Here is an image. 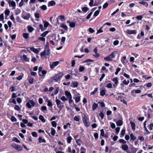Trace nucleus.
<instances>
[{
	"label": "nucleus",
	"instance_id": "obj_1",
	"mask_svg": "<svg viewBox=\"0 0 153 153\" xmlns=\"http://www.w3.org/2000/svg\"><path fill=\"white\" fill-rule=\"evenodd\" d=\"M63 76V74L62 72H60L55 76L51 77L49 80L50 83H52L54 82H57L60 80Z\"/></svg>",
	"mask_w": 153,
	"mask_h": 153
},
{
	"label": "nucleus",
	"instance_id": "obj_2",
	"mask_svg": "<svg viewBox=\"0 0 153 153\" xmlns=\"http://www.w3.org/2000/svg\"><path fill=\"white\" fill-rule=\"evenodd\" d=\"M50 50L49 42H47L45 46L44 51L40 53L41 56L42 57L43 56L49 55L50 54Z\"/></svg>",
	"mask_w": 153,
	"mask_h": 153
},
{
	"label": "nucleus",
	"instance_id": "obj_3",
	"mask_svg": "<svg viewBox=\"0 0 153 153\" xmlns=\"http://www.w3.org/2000/svg\"><path fill=\"white\" fill-rule=\"evenodd\" d=\"M117 53V52L114 51L112 52L108 56L104 59V60L107 61H112Z\"/></svg>",
	"mask_w": 153,
	"mask_h": 153
},
{
	"label": "nucleus",
	"instance_id": "obj_4",
	"mask_svg": "<svg viewBox=\"0 0 153 153\" xmlns=\"http://www.w3.org/2000/svg\"><path fill=\"white\" fill-rule=\"evenodd\" d=\"M82 121L84 124V125L86 127H88L90 125V122L88 119L87 118V117L84 115L83 116Z\"/></svg>",
	"mask_w": 153,
	"mask_h": 153
},
{
	"label": "nucleus",
	"instance_id": "obj_5",
	"mask_svg": "<svg viewBox=\"0 0 153 153\" xmlns=\"http://www.w3.org/2000/svg\"><path fill=\"white\" fill-rule=\"evenodd\" d=\"M56 102L57 107L59 108L60 110H61L64 107V103L61 102L60 100L58 99L57 97L56 98Z\"/></svg>",
	"mask_w": 153,
	"mask_h": 153
},
{
	"label": "nucleus",
	"instance_id": "obj_6",
	"mask_svg": "<svg viewBox=\"0 0 153 153\" xmlns=\"http://www.w3.org/2000/svg\"><path fill=\"white\" fill-rule=\"evenodd\" d=\"M12 146L19 151H22L23 149L22 147L21 146L15 143H12Z\"/></svg>",
	"mask_w": 153,
	"mask_h": 153
},
{
	"label": "nucleus",
	"instance_id": "obj_7",
	"mask_svg": "<svg viewBox=\"0 0 153 153\" xmlns=\"http://www.w3.org/2000/svg\"><path fill=\"white\" fill-rule=\"evenodd\" d=\"M35 104V102L33 100H30L27 103L26 106L28 108H31L32 106H34Z\"/></svg>",
	"mask_w": 153,
	"mask_h": 153
},
{
	"label": "nucleus",
	"instance_id": "obj_8",
	"mask_svg": "<svg viewBox=\"0 0 153 153\" xmlns=\"http://www.w3.org/2000/svg\"><path fill=\"white\" fill-rule=\"evenodd\" d=\"M6 1L8 2L10 7L11 6L13 7V9H15L16 3L13 0H6Z\"/></svg>",
	"mask_w": 153,
	"mask_h": 153
},
{
	"label": "nucleus",
	"instance_id": "obj_9",
	"mask_svg": "<svg viewBox=\"0 0 153 153\" xmlns=\"http://www.w3.org/2000/svg\"><path fill=\"white\" fill-rule=\"evenodd\" d=\"M147 122V121L146 120L143 123V128H144V131H146V132L145 133V134H148L150 133V132L148 130L146 126Z\"/></svg>",
	"mask_w": 153,
	"mask_h": 153
},
{
	"label": "nucleus",
	"instance_id": "obj_10",
	"mask_svg": "<svg viewBox=\"0 0 153 153\" xmlns=\"http://www.w3.org/2000/svg\"><path fill=\"white\" fill-rule=\"evenodd\" d=\"M59 62V61H56L53 62L51 64H50V67L51 69H53L57 66Z\"/></svg>",
	"mask_w": 153,
	"mask_h": 153
},
{
	"label": "nucleus",
	"instance_id": "obj_11",
	"mask_svg": "<svg viewBox=\"0 0 153 153\" xmlns=\"http://www.w3.org/2000/svg\"><path fill=\"white\" fill-rule=\"evenodd\" d=\"M137 31L136 30H128L126 31V33L129 35L133 34H135L137 33Z\"/></svg>",
	"mask_w": 153,
	"mask_h": 153
},
{
	"label": "nucleus",
	"instance_id": "obj_12",
	"mask_svg": "<svg viewBox=\"0 0 153 153\" xmlns=\"http://www.w3.org/2000/svg\"><path fill=\"white\" fill-rule=\"evenodd\" d=\"M30 14L29 13H27L26 16H25L23 14L22 15V17L25 19L28 20L30 17Z\"/></svg>",
	"mask_w": 153,
	"mask_h": 153
},
{
	"label": "nucleus",
	"instance_id": "obj_13",
	"mask_svg": "<svg viewBox=\"0 0 153 153\" xmlns=\"http://www.w3.org/2000/svg\"><path fill=\"white\" fill-rule=\"evenodd\" d=\"M112 81L114 82V84L113 85V86L114 87H116L117 84L118 83V78L115 77L113 79Z\"/></svg>",
	"mask_w": 153,
	"mask_h": 153
},
{
	"label": "nucleus",
	"instance_id": "obj_14",
	"mask_svg": "<svg viewBox=\"0 0 153 153\" xmlns=\"http://www.w3.org/2000/svg\"><path fill=\"white\" fill-rule=\"evenodd\" d=\"M94 52L95 53V55H94L93 56L96 58H98L100 56V54L99 53H97V47H96L94 49Z\"/></svg>",
	"mask_w": 153,
	"mask_h": 153
},
{
	"label": "nucleus",
	"instance_id": "obj_15",
	"mask_svg": "<svg viewBox=\"0 0 153 153\" xmlns=\"http://www.w3.org/2000/svg\"><path fill=\"white\" fill-rule=\"evenodd\" d=\"M65 94L66 97H67L68 99L69 98H72V97L71 94V93L68 91H66L65 92Z\"/></svg>",
	"mask_w": 153,
	"mask_h": 153
},
{
	"label": "nucleus",
	"instance_id": "obj_16",
	"mask_svg": "<svg viewBox=\"0 0 153 153\" xmlns=\"http://www.w3.org/2000/svg\"><path fill=\"white\" fill-rule=\"evenodd\" d=\"M121 148L123 150L126 152L128 149V146L127 145L125 144L122 146Z\"/></svg>",
	"mask_w": 153,
	"mask_h": 153
},
{
	"label": "nucleus",
	"instance_id": "obj_17",
	"mask_svg": "<svg viewBox=\"0 0 153 153\" xmlns=\"http://www.w3.org/2000/svg\"><path fill=\"white\" fill-rule=\"evenodd\" d=\"M121 61L122 62L124 65L128 62V61L126 59V56H125L122 57L121 58Z\"/></svg>",
	"mask_w": 153,
	"mask_h": 153
},
{
	"label": "nucleus",
	"instance_id": "obj_18",
	"mask_svg": "<svg viewBox=\"0 0 153 153\" xmlns=\"http://www.w3.org/2000/svg\"><path fill=\"white\" fill-rule=\"evenodd\" d=\"M78 83L76 82H71V86L74 88H76L78 86Z\"/></svg>",
	"mask_w": 153,
	"mask_h": 153
},
{
	"label": "nucleus",
	"instance_id": "obj_19",
	"mask_svg": "<svg viewBox=\"0 0 153 153\" xmlns=\"http://www.w3.org/2000/svg\"><path fill=\"white\" fill-rule=\"evenodd\" d=\"M67 22L69 23L70 26L71 27H74L75 26V23L74 22H71L68 21H67Z\"/></svg>",
	"mask_w": 153,
	"mask_h": 153
},
{
	"label": "nucleus",
	"instance_id": "obj_20",
	"mask_svg": "<svg viewBox=\"0 0 153 153\" xmlns=\"http://www.w3.org/2000/svg\"><path fill=\"white\" fill-rule=\"evenodd\" d=\"M39 143H46V141L44 139H43L42 136H40L39 138Z\"/></svg>",
	"mask_w": 153,
	"mask_h": 153
},
{
	"label": "nucleus",
	"instance_id": "obj_21",
	"mask_svg": "<svg viewBox=\"0 0 153 153\" xmlns=\"http://www.w3.org/2000/svg\"><path fill=\"white\" fill-rule=\"evenodd\" d=\"M56 4V2L53 1L52 0L49 2L48 3V6L50 7L53 6Z\"/></svg>",
	"mask_w": 153,
	"mask_h": 153
},
{
	"label": "nucleus",
	"instance_id": "obj_22",
	"mask_svg": "<svg viewBox=\"0 0 153 153\" xmlns=\"http://www.w3.org/2000/svg\"><path fill=\"white\" fill-rule=\"evenodd\" d=\"M10 11L8 9H6L4 11V13L6 17L9 16L10 13Z\"/></svg>",
	"mask_w": 153,
	"mask_h": 153
},
{
	"label": "nucleus",
	"instance_id": "obj_23",
	"mask_svg": "<svg viewBox=\"0 0 153 153\" xmlns=\"http://www.w3.org/2000/svg\"><path fill=\"white\" fill-rule=\"evenodd\" d=\"M130 123L131 125L132 129L134 130L135 128V123L133 122H130Z\"/></svg>",
	"mask_w": 153,
	"mask_h": 153
},
{
	"label": "nucleus",
	"instance_id": "obj_24",
	"mask_svg": "<svg viewBox=\"0 0 153 153\" xmlns=\"http://www.w3.org/2000/svg\"><path fill=\"white\" fill-rule=\"evenodd\" d=\"M123 121L120 120H118L116 122V124L117 126H120L123 125Z\"/></svg>",
	"mask_w": 153,
	"mask_h": 153
},
{
	"label": "nucleus",
	"instance_id": "obj_25",
	"mask_svg": "<svg viewBox=\"0 0 153 153\" xmlns=\"http://www.w3.org/2000/svg\"><path fill=\"white\" fill-rule=\"evenodd\" d=\"M30 50L32 51H33V52H34L36 53H38L39 52V51L37 49L34 48L33 47L31 48H30Z\"/></svg>",
	"mask_w": 153,
	"mask_h": 153
},
{
	"label": "nucleus",
	"instance_id": "obj_26",
	"mask_svg": "<svg viewBox=\"0 0 153 153\" xmlns=\"http://www.w3.org/2000/svg\"><path fill=\"white\" fill-rule=\"evenodd\" d=\"M139 3L140 4H143L144 6H145L146 7H147L148 6V3L146 2L143 1H140L139 2Z\"/></svg>",
	"mask_w": 153,
	"mask_h": 153
},
{
	"label": "nucleus",
	"instance_id": "obj_27",
	"mask_svg": "<svg viewBox=\"0 0 153 153\" xmlns=\"http://www.w3.org/2000/svg\"><path fill=\"white\" fill-rule=\"evenodd\" d=\"M137 150V149H136L134 148L132 149V151L131 152L130 151L128 150L126 151V152L127 153H135Z\"/></svg>",
	"mask_w": 153,
	"mask_h": 153
},
{
	"label": "nucleus",
	"instance_id": "obj_28",
	"mask_svg": "<svg viewBox=\"0 0 153 153\" xmlns=\"http://www.w3.org/2000/svg\"><path fill=\"white\" fill-rule=\"evenodd\" d=\"M39 118L42 122L45 123V122L46 120L44 119L43 116L42 115H40L39 117Z\"/></svg>",
	"mask_w": 153,
	"mask_h": 153
},
{
	"label": "nucleus",
	"instance_id": "obj_29",
	"mask_svg": "<svg viewBox=\"0 0 153 153\" xmlns=\"http://www.w3.org/2000/svg\"><path fill=\"white\" fill-rule=\"evenodd\" d=\"M23 59L25 62H29V59L28 58H27L26 55L25 54H23Z\"/></svg>",
	"mask_w": 153,
	"mask_h": 153
},
{
	"label": "nucleus",
	"instance_id": "obj_30",
	"mask_svg": "<svg viewBox=\"0 0 153 153\" xmlns=\"http://www.w3.org/2000/svg\"><path fill=\"white\" fill-rule=\"evenodd\" d=\"M98 107V104L94 103L92 106V109L93 111L95 110L96 108Z\"/></svg>",
	"mask_w": 153,
	"mask_h": 153
},
{
	"label": "nucleus",
	"instance_id": "obj_31",
	"mask_svg": "<svg viewBox=\"0 0 153 153\" xmlns=\"http://www.w3.org/2000/svg\"><path fill=\"white\" fill-rule=\"evenodd\" d=\"M51 134L52 136H54L56 133V131L55 129L53 128H51Z\"/></svg>",
	"mask_w": 153,
	"mask_h": 153
},
{
	"label": "nucleus",
	"instance_id": "obj_32",
	"mask_svg": "<svg viewBox=\"0 0 153 153\" xmlns=\"http://www.w3.org/2000/svg\"><path fill=\"white\" fill-rule=\"evenodd\" d=\"M33 78L31 77L30 76L29 77V79H28V82H29V83L31 84H32L33 83Z\"/></svg>",
	"mask_w": 153,
	"mask_h": 153
},
{
	"label": "nucleus",
	"instance_id": "obj_33",
	"mask_svg": "<svg viewBox=\"0 0 153 153\" xmlns=\"http://www.w3.org/2000/svg\"><path fill=\"white\" fill-rule=\"evenodd\" d=\"M106 91L105 90H102L100 92V95L102 96H103L105 94Z\"/></svg>",
	"mask_w": 153,
	"mask_h": 153
},
{
	"label": "nucleus",
	"instance_id": "obj_34",
	"mask_svg": "<svg viewBox=\"0 0 153 153\" xmlns=\"http://www.w3.org/2000/svg\"><path fill=\"white\" fill-rule=\"evenodd\" d=\"M75 100L76 103L79 102L80 100V97L79 96L75 98Z\"/></svg>",
	"mask_w": 153,
	"mask_h": 153
},
{
	"label": "nucleus",
	"instance_id": "obj_35",
	"mask_svg": "<svg viewBox=\"0 0 153 153\" xmlns=\"http://www.w3.org/2000/svg\"><path fill=\"white\" fill-rule=\"evenodd\" d=\"M130 137L131 139L133 140L136 139V137L134 136L133 134H130Z\"/></svg>",
	"mask_w": 153,
	"mask_h": 153
},
{
	"label": "nucleus",
	"instance_id": "obj_36",
	"mask_svg": "<svg viewBox=\"0 0 153 153\" xmlns=\"http://www.w3.org/2000/svg\"><path fill=\"white\" fill-rule=\"evenodd\" d=\"M85 68L84 66H80L79 68V71L80 72H82L85 70Z\"/></svg>",
	"mask_w": 153,
	"mask_h": 153
},
{
	"label": "nucleus",
	"instance_id": "obj_37",
	"mask_svg": "<svg viewBox=\"0 0 153 153\" xmlns=\"http://www.w3.org/2000/svg\"><path fill=\"white\" fill-rule=\"evenodd\" d=\"M40 8L43 10H45L47 9V6L45 5H43L40 7Z\"/></svg>",
	"mask_w": 153,
	"mask_h": 153
},
{
	"label": "nucleus",
	"instance_id": "obj_38",
	"mask_svg": "<svg viewBox=\"0 0 153 153\" xmlns=\"http://www.w3.org/2000/svg\"><path fill=\"white\" fill-rule=\"evenodd\" d=\"M23 36L24 38L27 39L28 37L29 34L26 33H24L23 34Z\"/></svg>",
	"mask_w": 153,
	"mask_h": 153
},
{
	"label": "nucleus",
	"instance_id": "obj_39",
	"mask_svg": "<svg viewBox=\"0 0 153 153\" xmlns=\"http://www.w3.org/2000/svg\"><path fill=\"white\" fill-rule=\"evenodd\" d=\"M48 31H45V32L43 33L41 36L42 37H45L48 34Z\"/></svg>",
	"mask_w": 153,
	"mask_h": 153
},
{
	"label": "nucleus",
	"instance_id": "obj_40",
	"mask_svg": "<svg viewBox=\"0 0 153 153\" xmlns=\"http://www.w3.org/2000/svg\"><path fill=\"white\" fill-rule=\"evenodd\" d=\"M100 12V10H97L95 11L94 13V16H97L99 14Z\"/></svg>",
	"mask_w": 153,
	"mask_h": 153
},
{
	"label": "nucleus",
	"instance_id": "obj_41",
	"mask_svg": "<svg viewBox=\"0 0 153 153\" xmlns=\"http://www.w3.org/2000/svg\"><path fill=\"white\" fill-rule=\"evenodd\" d=\"M72 140V138L71 136H69L67 137V142L68 143H70L71 141Z\"/></svg>",
	"mask_w": 153,
	"mask_h": 153
},
{
	"label": "nucleus",
	"instance_id": "obj_42",
	"mask_svg": "<svg viewBox=\"0 0 153 153\" xmlns=\"http://www.w3.org/2000/svg\"><path fill=\"white\" fill-rule=\"evenodd\" d=\"M126 130L125 129H123L121 131V135L123 136L125 134Z\"/></svg>",
	"mask_w": 153,
	"mask_h": 153
},
{
	"label": "nucleus",
	"instance_id": "obj_43",
	"mask_svg": "<svg viewBox=\"0 0 153 153\" xmlns=\"http://www.w3.org/2000/svg\"><path fill=\"white\" fill-rule=\"evenodd\" d=\"M98 88H95L94 90L91 93V95H94L96 93L97 91Z\"/></svg>",
	"mask_w": 153,
	"mask_h": 153
},
{
	"label": "nucleus",
	"instance_id": "obj_44",
	"mask_svg": "<svg viewBox=\"0 0 153 153\" xmlns=\"http://www.w3.org/2000/svg\"><path fill=\"white\" fill-rule=\"evenodd\" d=\"M16 12H15V14L16 15H18L19 13H21V10L19 9H17L16 10Z\"/></svg>",
	"mask_w": 153,
	"mask_h": 153
},
{
	"label": "nucleus",
	"instance_id": "obj_45",
	"mask_svg": "<svg viewBox=\"0 0 153 153\" xmlns=\"http://www.w3.org/2000/svg\"><path fill=\"white\" fill-rule=\"evenodd\" d=\"M60 26L61 27L64 28L65 30H67L68 29L67 26L64 24H62Z\"/></svg>",
	"mask_w": 153,
	"mask_h": 153
},
{
	"label": "nucleus",
	"instance_id": "obj_46",
	"mask_svg": "<svg viewBox=\"0 0 153 153\" xmlns=\"http://www.w3.org/2000/svg\"><path fill=\"white\" fill-rule=\"evenodd\" d=\"M123 83L125 85H127L128 84V83L129 82V81L128 80L127 81H126V79L124 80L123 81Z\"/></svg>",
	"mask_w": 153,
	"mask_h": 153
},
{
	"label": "nucleus",
	"instance_id": "obj_47",
	"mask_svg": "<svg viewBox=\"0 0 153 153\" xmlns=\"http://www.w3.org/2000/svg\"><path fill=\"white\" fill-rule=\"evenodd\" d=\"M102 28H103L102 27H101L100 28V29L97 30V32L96 34H98L99 33H100L103 32V30H102Z\"/></svg>",
	"mask_w": 153,
	"mask_h": 153
},
{
	"label": "nucleus",
	"instance_id": "obj_48",
	"mask_svg": "<svg viewBox=\"0 0 153 153\" xmlns=\"http://www.w3.org/2000/svg\"><path fill=\"white\" fill-rule=\"evenodd\" d=\"M11 121L12 122H16L17 121L16 119L14 116H12V117H11Z\"/></svg>",
	"mask_w": 153,
	"mask_h": 153
},
{
	"label": "nucleus",
	"instance_id": "obj_49",
	"mask_svg": "<svg viewBox=\"0 0 153 153\" xmlns=\"http://www.w3.org/2000/svg\"><path fill=\"white\" fill-rule=\"evenodd\" d=\"M119 142L120 143H122L123 144H125L126 142L125 140H124V139H120L119 140Z\"/></svg>",
	"mask_w": 153,
	"mask_h": 153
},
{
	"label": "nucleus",
	"instance_id": "obj_50",
	"mask_svg": "<svg viewBox=\"0 0 153 153\" xmlns=\"http://www.w3.org/2000/svg\"><path fill=\"white\" fill-rule=\"evenodd\" d=\"M39 28L41 29V31H43L46 29H44L43 27V26L42 24H40L39 25Z\"/></svg>",
	"mask_w": 153,
	"mask_h": 153
},
{
	"label": "nucleus",
	"instance_id": "obj_51",
	"mask_svg": "<svg viewBox=\"0 0 153 153\" xmlns=\"http://www.w3.org/2000/svg\"><path fill=\"white\" fill-rule=\"evenodd\" d=\"M88 10V8L86 7H83L82 8V10L84 12H86Z\"/></svg>",
	"mask_w": 153,
	"mask_h": 153
},
{
	"label": "nucleus",
	"instance_id": "obj_52",
	"mask_svg": "<svg viewBox=\"0 0 153 153\" xmlns=\"http://www.w3.org/2000/svg\"><path fill=\"white\" fill-rule=\"evenodd\" d=\"M28 30L30 32H32L33 30V28L31 26H29L28 27Z\"/></svg>",
	"mask_w": 153,
	"mask_h": 153
},
{
	"label": "nucleus",
	"instance_id": "obj_53",
	"mask_svg": "<svg viewBox=\"0 0 153 153\" xmlns=\"http://www.w3.org/2000/svg\"><path fill=\"white\" fill-rule=\"evenodd\" d=\"M44 27H45V28H47L48 26L49 25V23L47 22H44Z\"/></svg>",
	"mask_w": 153,
	"mask_h": 153
},
{
	"label": "nucleus",
	"instance_id": "obj_54",
	"mask_svg": "<svg viewBox=\"0 0 153 153\" xmlns=\"http://www.w3.org/2000/svg\"><path fill=\"white\" fill-rule=\"evenodd\" d=\"M32 135L33 137H37V134L36 132H33L32 133Z\"/></svg>",
	"mask_w": 153,
	"mask_h": 153
},
{
	"label": "nucleus",
	"instance_id": "obj_55",
	"mask_svg": "<svg viewBox=\"0 0 153 153\" xmlns=\"http://www.w3.org/2000/svg\"><path fill=\"white\" fill-rule=\"evenodd\" d=\"M51 124L52 126L56 127V123L55 121H53L51 122Z\"/></svg>",
	"mask_w": 153,
	"mask_h": 153
},
{
	"label": "nucleus",
	"instance_id": "obj_56",
	"mask_svg": "<svg viewBox=\"0 0 153 153\" xmlns=\"http://www.w3.org/2000/svg\"><path fill=\"white\" fill-rule=\"evenodd\" d=\"M13 140L16 142L19 143H20V141L16 137H14L13 139Z\"/></svg>",
	"mask_w": 153,
	"mask_h": 153
},
{
	"label": "nucleus",
	"instance_id": "obj_57",
	"mask_svg": "<svg viewBox=\"0 0 153 153\" xmlns=\"http://www.w3.org/2000/svg\"><path fill=\"white\" fill-rule=\"evenodd\" d=\"M48 105L49 106L52 107V103L51 100H48Z\"/></svg>",
	"mask_w": 153,
	"mask_h": 153
},
{
	"label": "nucleus",
	"instance_id": "obj_58",
	"mask_svg": "<svg viewBox=\"0 0 153 153\" xmlns=\"http://www.w3.org/2000/svg\"><path fill=\"white\" fill-rule=\"evenodd\" d=\"M94 0H90V2L89 3V4L91 7H92L93 6V4L94 3Z\"/></svg>",
	"mask_w": 153,
	"mask_h": 153
},
{
	"label": "nucleus",
	"instance_id": "obj_59",
	"mask_svg": "<svg viewBox=\"0 0 153 153\" xmlns=\"http://www.w3.org/2000/svg\"><path fill=\"white\" fill-rule=\"evenodd\" d=\"M61 99L62 101H65L68 100V99L66 98L64 96H62L61 98Z\"/></svg>",
	"mask_w": 153,
	"mask_h": 153
},
{
	"label": "nucleus",
	"instance_id": "obj_60",
	"mask_svg": "<svg viewBox=\"0 0 153 153\" xmlns=\"http://www.w3.org/2000/svg\"><path fill=\"white\" fill-rule=\"evenodd\" d=\"M108 4L107 2L105 3L103 6V9L106 8L108 6Z\"/></svg>",
	"mask_w": 153,
	"mask_h": 153
},
{
	"label": "nucleus",
	"instance_id": "obj_61",
	"mask_svg": "<svg viewBox=\"0 0 153 153\" xmlns=\"http://www.w3.org/2000/svg\"><path fill=\"white\" fill-rule=\"evenodd\" d=\"M76 142L78 145H81V142L80 139H79L76 140Z\"/></svg>",
	"mask_w": 153,
	"mask_h": 153
},
{
	"label": "nucleus",
	"instance_id": "obj_62",
	"mask_svg": "<svg viewBox=\"0 0 153 153\" xmlns=\"http://www.w3.org/2000/svg\"><path fill=\"white\" fill-rule=\"evenodd\" d=\"M74 119L75 121H79L80 120L79 118L78 117L76 116L74 117Z\"/></svg>",
	"mask_w": 153,
	"mask_h": 153
},
{
	"label": "nucleus",
	"instance_id": "obj_63",
	"mask_svg": "<svg viewBox=\"0 0 153 153\" xmlns=\"http://www.w3.org/2000/svg\"><path fill=\"white\" fill-rule=\"evenodd\" d=\"M92 14V12H91L87 16L86 19H89L91 17V15Z\"/></svg>",
	"mask_w": 153,
	"mask_h": 153
},
{
	"label": "nucleus",
	"instance_id": "obj_64",
	"mask_svg": "<svg viewBox=\"0 0 153 153\" xmlns=\"http://www.w3.org/2000/svg\"><path fill=\"white\" fill-rule=\"evenodd\" d=\"M153 123H151L149 125V129L150 131L153 129Z\"/></svg>",
	"mask_w": 153,
	"mask_h": 153
}]
</instances>
